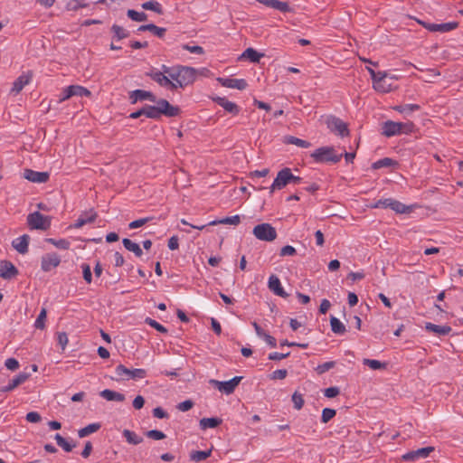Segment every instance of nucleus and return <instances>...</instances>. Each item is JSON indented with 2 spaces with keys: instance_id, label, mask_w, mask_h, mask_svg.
Listing matches in <instances>:
<instances>
[{
  "instance_id": "13d9d810",
  "label": "nucleus",
  "mask_w": 463,
  "mask_h": 463,
  "mask_svg": "<svg viewBox=\"0 0 463 463\" xmlns=\"http://www.w3.org/2000/svg\"><path fill=\"white\" fill-rule=\"evenodd\" d=\"M292 402L294 403V407L297 410H300L304 405V399H303L302 395L298 392H295L292 395Z\"/></svg>"
},
{
  "instance_id": "338daca9",
  "label": "nucleus",
  "mask_w": 463,
  "mask_h": 463,
  "mask_svg": "<svg viewBox=\"0 0 463 463\" xmlns=\"http://www.w3.org/2000/svg\"><path fill=\"white\" fill-rule=\"evenodd\" d=\"M296 254V249L290 245H286L280 250V256H293Z\"/></svg>"
},
{
  "instance_id": "3c124183",
  "label": "nucleus",
  "mask_w": 463,
  "mask_h": 463,
  "mask_svg": "<svg viewBox=\"0 0 463 463\" xmlns=\"http://www.w3.org/2000/svg\"><path fill=\"white\" fill-rule=\"evenodd\" d=\"M335 416V411L334 409L325 408L322 411L321 420L324 423L328 422Z\"/></svg>"
},
{
  "instance_id": "20e7f679",
  "label": "nucleus",
  "mask_w": 463,
  "mask_h": 463,
  "mask_svg": "<svg viewBox=\"0 0 463 463\" xmlns=\"http://www.w3.org/2000/svg\"><path fill=\"white\" fill-rule=\"evenodd\" d=\"M413 128L412 122L403 123L388 120L383 125V134L388 137L400 134H409L412 132Z\"/></svg>"
},
{
  "instance_id": "c85d7f7f",
  "label": "nucleus",
  "mask_w": 463,
  "mask_h": 463,
  "mask_svg": "<svg viewBox=\"0 0 463 463\" xmlns=\"http://www.w3.org/2000/svg\"><path fill=\"white\" fill-rule=\"evenodd\" d=\"M241 222L240 215H233L230 217H225L221 220H214L209 222V226H214L217 224H230V225H238Z\"/></svg>"
},
{
  "instance_id": "ea45409f",
  "label": "nucleus",
  "mask_w": 463,
  "mask_h": 463,
  "mask_svg": "<svg viewBox=\"0 0 463 463\" xmlns=\"http://www.w3.org/2000/svg\"><path fill=\"white\" fill-rule=\"evenodd\" d=\"M70 89L71 90V94L72 96H79V97H83V96H86V97H89L90 96V91L82 87V86H80V85H71V86H69Z\"/></svg>"
},
{
  "instance_id": "79ce46f5",
  "label": "nucleus",
  "mask_w": 463,
  "mask_h": 463,
  "mask_svg": "<svg viewBox=\"0 0 463 463\" xmlns=\"http://www.w3.org/2000/svg\"><path fill=\"white\" fill-rule=\"evenodd\" d=\"M54 439H55L57 444L67 452L71 451L72 449L75 447V444H71L60 434H56Z\"/></svg>"
},
{
  "instance_id": "6e6d98bb",
  "label": "nucleus",
  "mask_w": 463,
  "mask_h": 463,
  "mask_svg": "<svg viewBox=\"0 0 463 463\" xmlns=\"http://www.w3.org/2000/svg\"><path fill=\"white\" fill-rule=\"evenodd\" d=\"M335 363L333 361L326 362L322 364H319L316 368V371L317 372V373L322 374V373L329 371L330 369H332L335 366Z\"/></svg>"
},
{
  "instance_id": "f3484780",
  "label": "nucleus",
  "mask_w": 463,
  "mask_h": 463,
  "mask_svg": "<svg viewBox=\"0 0 463 463\" xmlns=\"http://www.w3.org/2000/svg\"><path fill=\"white\" fill-rule=\"evenodd\" d=\"M49 174L47 172H37L32 169H25L24 177L33 183L43 184L49 180Z\"/></svg>"
},
{
  "instance_id": "f257e3e1",
  "label": "nucleus",
  "mask_w": 463,
  "mask_h": 463,
  "mask_svg": "<svg viewBox=\"0 0 463 463\" xmlns=\"http://www.w3.org/2000/svg\"><path fill=\"white\" fill-rule=\"evenodd\" d=\"M368 71L373 80V89L382 93H387L396 88L394 81L398 80L396 75H389L385 71H374L372 69H368Z\"/></svg>"
},
{
  "instance_id": "6e6552de",
  "label": "nucleus",
  "mask_w": 463,
  "mask_h": 463,
  "mask_svg": "<svg viewBox=\"0 0 463 463\" xmlns=\"http://www.w3.org/2000/svg\"><path fill=\"white\" fill-rule=\"evenodd\" d=\"M27 222L32 229L47 230L51 225V219L39 212H34L28 215Z\"/></svg>"
},
{
  "instance_id": "9b49d317",
  "label": "nucleus",
  "mask_w": 463,
  "mask_h": 463,
  "mask_svg": "<svg viewBox=\"0 0 463 463\" xmlns=\"http://www.w3.org/2000/svg\"><path fill=\"white\" fill-rule=\"evenodd\" d=\"M418 23L421 24L424 28L429 30L430 32H439V33H448L453 31L458 28V22H449L443 24H432L426 23L420 20H418Z\"/></svg>"
},
{
  "instance_id": "cd10ccee",
  "label": "nucleus",
  "mask_w": 463,
  "mask_h": 463,
  "mask_svg": "<svg viewBox=\"0 0 463 463\" xmlns=\"http://www.w3.org/2000/svg\"><path fill=\"white\" fill-rule=\"evenodd\" d=\"M95 219H96L95 213L90 212L89 213H85L84 215H81L77 219V221L72 225V227L75 229H80V228L83 227L85 224L94 222Z\"/></svg>"
},
{
  "instance_id": "a878e982",
  "label": "nucleus",
  "mask_w": 463,
  "mask_h": 463,
  "mask_svg": "<svg viewBox=\"0 0 463 463\" xmlns=\"http://www.w3.org/2000/svg\"><path fill=\"white\" fill-rule=\"evenodd\" d=\"M414 205H406L393 198H392L390 209L395 212L396 213H410L413 211Z\"/></svg>"
},
{
  "instance_id": "c756f323",
  "label": "nucleus",
  "mask_w": 463,
  "mask_h": 463,
  "mask_svg": "<svg viewBox=\"0 0 463 463\" xmlns=\"http://www.w3.org/2000/svg\"><path fill=\"white\" fill-rule=\"evenodd\" d=\"M222 420L219 418H203L200 420V428L202 430L214 429L222 423Z\"/></svg>"
},
{
  "instance_id": "052dcab7",
  "label": "nucleus",
  "mask_w": 463,
  "mask_h": 463,
  "mask_svg": "<svg viewBox=\"0 0 463 463\" xmlns=\"http://www.w3.org/2000/svg\"><path fill=\"white\" fill-rule=\"evenodd\" d=\"M288 375V372L285 369H279L274 371L271 375L270 379L272 380H282L285 379Z\"/></svg>"
},
{
  "instance_id": "2f4dec72",
  "label": "nucleus",
  "mask_w": 463,
  "mask_h": 463,
  "mask_svg": "<svg viewBox=\"0 0 463 463\" xmlns=\"http://www.w3.org/2000/svg\"><path fill=\"white\" fill-rule=\"evenodd\" d=\"M122 243L128 250L133 252L137 257L142 256L143 251L137 243L129 239H123Z\"/></svg>"
},
{
  "instance_id": "bf43d9fd",
  "label": "nucleus",
  "mask_w": 463,
  "mask_h": 463,
  "mask_svg": "<svg viewBox=\"0 0 463 463\" xmlns=\"http://www.w3.org/2000/svg\"><path fill=\"white\" fill-rule=\"evenodd\" d=\"M57 341L58 344L61 345V350H64L69 342L67 334L65 332H59L57 334Z\"/></svg>"
},
{
  "instance_id": "6ab92c4d",
  "label": "nucleus",
  "mask_w": 463,
  "mask_h": 463,
  "mask_svg": "<svg viewBox=\"0 0 463 463\" xmlns=\"http://www.w3.org/2000/svg\"><path fill=\"white\" fill-rule=\"evenodd\" d=\"M268 288L275 295L281 298H287L288 294L285 292L279 279L276 275H270L268 281Z\"/></svg>"
},
{
  "instance_id": "603ef678",
  "label": "nucleus",
  "mask_w": 463,
  "mask_h": 463,
  "mask_svg": "<svg viewBox=\"0 0 463 463\" xmlns=\"http://www.w3.org/2000/svg\"><path fill=\"white\" fill-rule=\"evenodd\" d=\"M82 273H83V279L84 280L90 284L92 281V275H91V269L90 266L87 263L81 264Z\"/></svg>"
},
{
  "instance_id": "b1692460",
  "label": "nucleus",
  "mask_w": 463,
  "mask_h": 463,
  "mask_svg": "<svg viewBox=\"0 0 463 463\" xmlns=\"http://www.w3.org/2000/svg\"><path fill=\"white\" fill-rule=\"evenodd\" d=\"M29 240L30 237L27 234H24L14 239L12 245L19 253L24 254L28 251Z\"/></svg>"
},
{
  "instance_id": "de8ad7c7",
  "label": "nucleus",
  "mask_w": 463,
  "mask_h": 463,
  "mask_svg": "<svg viewBox=\"0 0 463 463\" xmlns=\"http://www.w3.org/2000/svg\"><path fill=\"white\" fill-rule=\"evenodd\" d=\"M128 16L136 22H143L146 20V14L142 12H137L135 10H128Z\"/></svg>"
},
{
  "instance_id": "69168bd1",
  "label": "nucleus",
  "mask_w": 463,
  "mask_h": 463,
  "mask_svg": "<svg viewBox=\"0 0 463 463\" xmlns=\"http://www.w3.org/2000/svg\"><path fill=\"white\" fill-rule=\"evenodd\" d=\"M194 406V402L191 400H186L184 402H180L177 405V409L181 411H187L191 410Z\"/></svg>"
},
{
  "instance_id": "e433bc0d",
  "label": "nucleus",
  "mask_w": 463,
  "mask_h": 463,
  "mask_svg": "<svg viewBox=\"0 0 463 463\" xmlns=\"http://www.w3.org/2000/svg\"><path fill=\"white\" fill-rule=\"evenodd\" d=\"M138 31H149L152 33H154L155 35H156L158 37H162L165 34V29L162 28V27H158L155 24H146V25H141L138 28Z\"/></svg>"
},
{
  "instance_id": "5fc2aeb1",
  "label": "nucleus",
  "mask_w": 463,
  "mask_h": 463,
  "mask_svg": "<svg viewBox=\"0 0 463 463\" xmlns=\"http://www.w3.org/2000/svg\"><path fill=\"white\" fill-rule=\"evenodd\" d=\"M146 323L147 325H149L151 327H153L156 330H157L158 332H161V333H166L167 332L166 328L163 325L159 324L157 321H156V320H154L152 318H146Z\"/></svg>"
},
{
  "instance_id": "8fccbe9b",
  "label": "nucleus",
  "mask_w": 463,
  "mask_h": 463,
  "mask_svg": "<svg viewBox=\"0 0 463 463\" xmlns=\"http://www.w3.org/2000/svg\"><path fill=\"white\" fill-rule=\"evenodd\" d=\"M393 165H396V162H394L392 159H391L389 157H385V158L376 161L373 164V167L377 169V168H381V167H389Z\"/></svg>"
},
{
  "instance_id": "1a4fd4ad",
  "label": "nucleus",
  "mask_w": 463,
  "mask_h": 463,
  "mask_svg": "<svg viewBox=\"0 0 463 463\" xmlns=\"http://www.w3.org/2000/svg\"><path fill=\"white\" fill-rule=\"evenodd\" d=\"M116 374L121 379H143L146 376L144 369H128L123 364H118L115 369Z\"/></svg>"
},
{
  "instance_id": "a211bd4d",
  "label": "nucleus",
  "mask_w": 463,
  "mask_h": 463,
  "mask_svg": "<svg viewBox=\"0 0 463 463\" xmlns=\"http://www.w3.org/2000/svg\"><path fill=\"white\" fill-rule=\"evenodd\" d=\"M149 77L157 82L162 87H170L171 89H176L177 85L174 83L168 76L165 75V73L160 71H152L148 73Z\"/></svg>"
},
{
  "instance_id": "f03ea898",
  "label": "nucleus",
  "mask_w": 463,
  "mask_h": 463,
  "mask_svg": "<svg viewBox=\"0 0 463 463\" xmlns=\"http://www.w3.org/2000/svg\"><path fill=\"white\" fill-rule=\"evenodd\" d=\"M300 182L301 178L299 176L294 175L290 168L285 167L278 173L269 187V193L273 194L275 191L283 189L288 184H298Z\"/></svg>"
},
{
  "instance_id": "2eb2a0df",
  "label": "nucleus",
  "mask_w": 463,
  "mask_h": 463,
  "mask_svg": "<svg viewBox=\"0 0 463 463\" xmlns=\"http://www.w3.org/2000/svg\"><path fill=\"white\" fill-rule=\"evenodd\" d=\"M217 81L225 88L235 89L239 90H245L248 87V83L244 79L235 78H217Z\"/></svg>"
},
{
  "instance_id": "5701e85b",
  "label": "nucleus",
  "mask_w": 463,
  "mask_h": 463,
  "mask_svg": "<svg viewBox=\"0 0 463 463\" xmlns=\"http://www.w3.org/2000/svg\"><path fill=\"white\" fill-rule=\"evenodd\" d=\"M30 377V374L27 373H20L16 376H14L8 385L3 388V392H11L14 390L17 386L24 383Z\"/></svg>"
},
{
  "instance_id": "f8f14e48",
  "label": "nucleus",
  "mask_w": 463,
  "mask_h": 463,
  "mask_svg": "<svg viewBox=\"0 0 463 463\" xmlns=\"http://www.w3.org/2000/svg\"><path fill=\"white\" fill-rule=\"evenodd\" d=\"M435 450V448L432 446L418 449L416 450L409 451L402 455V459L404 461H411L415 462L418 461L420 458H428L430 453H432Z\"/></svg>"
},
{
  "instance_id": "09e8293b",
  "label": "nucleus",
  "mask_w": 463,
  "mask_h": 463,
  "mask_svg": "<svg viewBox=\"0 0 463 463\" xmlns=\"http://www.w3.org/2000/svg\"><path fill=\"white\" fill-rule=\"evenodd\" d=\"M46 315H47L46 309L43 308L34 323V326L36 328H39V329L44 328V326H45L44 322L46 319Z\"/></svg>"
},
{
  "instance_id": "9d476101",
  "label": "nucleus",
  "mask_w": 463,
  "mask_h": 463,
  "mask_svg": "<svg viewBox=\"0 0 463 463\" xmlns=\"http://www.w3.org/2000/svg\"><path fill=\"white\" fill-rule=\"evenodd\" d=\"M242 377L235 376L232 379L225 382H220L217 380H211V383L217 387V389L225 394H231L234 392L235 388L241 383Z\"/></svg>"
},
{
  "instance_id": "39448f33",
  "label": "nucleus",
  "mask_w": 463,
  "mask_h": 463,
  "mask_svg": "<svg viewBox=\"0 0 463 463\" xmlns=\"http://www.w3.org/2000/svg\"><path fill=\"white\" fill-rule=\"evenodd\" d=\"M327 128L335 135L344 137L349 135L347 124L335 116H326L324 120Z\"/></svg>"
},
{
  "instance_id": "864d4df0",
  "label": "nucleus",
  "mask_w": 463,
  "mask_h": 463,
  "mask_svg": "<svg viewBox=\"0 0 463 463\" xmlns=\"http://www.w3.org/2000/svg\"><path fill=\"white\" fill-rule=\"evenodd\" d=\"M146 437L155 440H160L165 438V434L161 430H152L146 433Z\"/></svg>"
},
{
  "instance_id": "412c9836",
  "label": "nucleus",
  "mask_w": 463,
  "mask_h": 463,
  "mask_svg": "<svg viewBox=\"0 0 463 463\" xmlns=\"http://www.w3.org/2000/svg\"><path fill=\"white\" fill-rule=\"evenodd\" d=\"M129 99L133 104L141 100H150L153 102L156 101V97L152 92L143 90H133L130 92Z\"/></svg>"
},
{
  "instance_id": "393cba45",
  "label": "nucleus",
  "mask_w": 463,
  "mask_h": 463,
  "mask_svg": "<svg viewBox=\"0 0 463 463\" xmlns=\"http://www.w3.org/2000/svg\"><path fill=\"white\" fill-rule=\"evenodd\" d=\"M425 329L433 333L436 335H447L451 332V327L447 325H435L432 323H426Z\"/></svg>"
},
{
  "instance_id": "4c0bfd02",
  "label": "nucleus",
  "mask_w": 463,
  "mask_h": 463,
  "mask_svg": "<svg viewBox=\"0 0 463 463\" xmlns=\"http://www.w3.org/2000/svg\"><path fill=\"white\" fill-rule=\"evenodd\" d=\"M286 143L292 144L302 148H308L311 146V144L308 141L293 136L286 137Z\"/></svg>"
},
{
  "instance_id": "a19ab883",
  "label": "nucleus",
  "mask_w": 463,
  "mask_h": 463,
  "mask_svg": "<svg viewBox=\"0 0 463 463\" xmlns=\"http://www.w3.org/2000/svg\"><path fill=\"white\" fill-rule=\"evenodd\" d=\"M143 113H144V116H146V118H149L156 119V118H160V115L158 113V110H157L156 105L155 106L146 105L145 107H143Z\"/></svg>"
},
{
  "instance_id": "a18cd8bd",
  "label": "nucleus",
  "mask_w": 463,
  "mask_h": 463,
  "mask_svg": "<svg viewBox=\"0 0 463 463\" xmlns=\"http://www.w3.org/2000/svg\"><path fill=\"white\" fill-rule=\"evenodd\" d=\"M142 8L145 10H151L157 14H162V5L156 1H147L142 4Z\"/></svg>"
},
{
  "instance_id": "f704fd0d",
  "label": "nucleus",
  "mask_w": 463,
  "mask_h": 463,
  "mask_svg": "<svg viewBox=\"0 0 463 463\" xmlns=\"http://www.w3.org/2000/svg\"><path fill=\"white\" fill-rule=\"evenodd\" d=\"M420 109V106L417 104H404V105L395 106L393 108L394 110H396L402 114H405V115H410L411 113L417 111Z\"/></svg>"
},
{
  "instance_id": "c9c22d12",
  "label": "nucleus",
  "mask_w": 463,
  "mask_h": 463,
  "mask_svg": "<svg viewBox=\"0 0 463 463\" xmlns=\"http://www.w3.org/2000/svg\"><path fill=\"white\" fill-rule=\"evenodd\" d=\"M331 329L335 334L343 335L345 332V325L335 317L330 318Z\"/></svg>"
},
{
  "instance_id": "dca6fc26",
  "label": "nucleus",
  "mask_w": 463,
  "mask_h": 463,
  "mask_svg": "<svg viewBox=\"0 0 463 463\" xmlns=\"http://www.w3.org/2000/svg\"><path fill=\"white\" fill-rule=\"evenodd\" d=\"M33 80V72L26 71L21 74L13 83V87L11 89L12 94H18L21 90L28 85Z\"/></svg>"
},
{
  "instance_id": "4d7b16f0",
  "label": "nucleus",
  "mask_w": 463,
  "mask_h": 463,
  "mask_svg": "<svg viewBox=\"0 0 463 463\" xmlns=\"http://www.w3.org/2000/svg\"><path fill=\"white\" fill-rule=\"evenodd\" d=\"M391 202H392V198L380 199L377 202H375L372 205V207L373 208H382V209L389 208L390 209Z\"/></svg>"
},
{
  "instance_id": "c03bdc74",
  "label": "nucleus",
  "mask_w": 463,
  "mask_h": 463,
  "mask_svg": "<svg viewBox=\"0 0 463 463\" xmlns=\"http://www.w3.org/2000/svg\"><path fill=\"white\" fill-rule=\"evenodd\" d=\"M363 364L369 366L372 370H381L386 368V364L384 363L373 359L365 358L364 359Z\"/></svg>"
},
{
  "instance_id": "49530a36",
  "label": "nucleus",
  "mask_w": 463,
  "mask_h": 463,
  "mask_svg": "<svg viewBox=\"0 0 463 463\" xmlns=\"http://www.w3.org/2000/svg\"><path fill=\"white\" fill-rule=\"evenodd\" d=\"M211 455V450L207 451H192L190 454V458L194 461H203L205 460L207 458H209Z\"/></svg>"
},
{
  "instance_id": "bb28decb",
  "label": "nucleus",
  "mask_w": 463,
  "mask_h": 463,
  "mask_svg": "<svg viewBox=\"0 0 463 463\" xmlns=\"http://www.w3.org/2000/svg\"><path fill=\"white\" fill-rule=\"evenodd\" d=\"M99 395L107 401H115V402L125 401L124 394L115 392V391H112V390H109V389H105V390L101 391Z\"/></svg>"
},
{
  "instance_id": "e2e57ef3",
  "label": "nucleus",
  "mask_w": 463,
  "mask_h": 463,
  "mask_svg": "<svg viewBox=\"0 0 463 463\" xmlns=\"http://www.w3.org/2000/svg\"><path fill=\"white\" fill-rule=\"evenodd\" d=\"M183 48L188 52H190L191 53H195V54H203L204 53V51L203 49V47L199 46V45H188V44H185L183 46Z\"/></svg>"
},
{
  "instance_id": "473e14b6",
  "label": "nucleus",
  "mask_w": 463,
  "mask_h": 463,
  "mask_svg": "<svg viewBox=\"0 0 463 463\" xmlns=\"http://www.w3.org/2000/svg\"><path fill=\"white\" fill-rule=\"evenodd\" d=\"M100 427H101L100 423H98V422L89 424L88 426L79 430L78 435L80 438H85V437L98 431L100 429Z\"/></svg>"
},
{
  "instance_id": "423d86ee",
  "label": "nucleus",
  "mask_w": 463,
  "mask_h": 463,
  "mask_svg": "<svg viewBox=\"0 0 463 463\" xmlns=\"http://www.w3.org/2000/svg\"><path fill=\"white\" fill-rule=\"evenodd\" d=\"M253 235L260 241H273L277 238L276 229L269 223L258 224L253 228Z\"/></svg>"
},
{
  "instance_id": "ddd939ff",
  "label": "nucleus",
  "mask_w": 463,
  "mask_h": 463,
  "mask_svg": "<svg viewBox=\"0 0 463 463\" xmlns=\"http://www.w3.org/2000/svg\"><path fill=\"white\" fill-rule=\"evenodd\" d=\"M156 107L158 110L160 117L162 115L166 117H175L180 113V109L178 107L171 105L166 99H161L159 100H156Z\"/></svg>"
},
{
  "instance_id": "4468645a",
  "label": "nucleus",
  "mask_w": 463,
  "mask_h": 463,
  "mask_svg": "<svg viewBox=\"0 0 463 463\" xmlns=\"http://www.w3.org/2000/svg\"><path fill=\"white\" fill-rule=\"evenodd\" d=\"M61 263V258L57 253H47L42 257L41 268L43 271L48 272L58 267Z\"/></svg>"
},
{
  "instance_id": "7ed1b4c3",
  "label": "nucleus",
  "mask_w": 463,
  "mask_h": 463,
  "mask_svg": "<svg viewBox=\"0 0 463 463\" xmlns=\"http://www.w3.org/2000/svg\"><path fill=\"white\" fill-rule=\"evenodd\" d=\"M343 154H337L333 146H322L316 149L311 157L317 163H338Z\"/></svg>"
},
{
  "instance_id": "72a5a7b5",
  "label": "nucleus",
  "mask_w": 463,
  "mask_h": 463,
  "mask_svg": "<svg viewBox=\"0 0 463 463\" xmlns=\"http://www.w3.org/2000/svg\"><path fill=\"white\" fill-rule=\"evenodd\" d=\"M123 436L129 444L137 445L143 441L140 436L129 430H124Z\"/></svg>"
},
{
  "instance_id": "774afa93",
  "label": "nucleus",
  "mask_w": 463,
  "mask_h": 463,
  "mask_svg": "<svg viewBox=\"0 0 463 463\" xmlns=\"http://www.w3.org/2000/svg\"><path fill=\"white\" fill-rule=\"evenodd\" d=\"M269 172V170L268 168H264L262 170H255L250 173V178L254 180L255 178L265 177L268 175Z\"/></svg>"
},
{
  "instance_id": "4be33fe9",
  "label": "nucleus",
  "mask_w": 463,
  "mask_h": 463,
  "mask_svg": "<svg viewBox=\"0 0 463 463\" xmlns=\"http://www.w3.org/2000/svg\"><path fill=\"white\" fill-rule=\"evenodd\" d=\"M213 100L229 113L237 115L240 112L238 105L232 101H230L225 97H216L213 99Z\"/></svg>"
},
{
  "instance_id": "58836bf2",
  "label": "nucleus",
  "mask_w": 463,
  "mask_h": 463,
  "mask_svg": "<svg viewBox=\"0 0 463 463\" xmlns=\"http://www.w3.org/2000/svg\"><path fill=\"white\" fill-rule=\"evenodd\" d=\"M262 56L263 54L258 52L252 48L246 49L242 53L243 58L249 59L250 61L253 62H258Z\"/></svg>"
},
{
  "instance_id": "37998d69",
  "label": "nucleus",
  "mask_w": 463,
  "mask_h": 463,
  "mask_svg": "<svg viewBox=\"0 0 463 463\" xmlns=\"http://www.w3.org/2000/svg\"><path fill=\"white\" fill-rule=\"evenodd\" d=\"M46 241L52 244L56 248L61 249V250H68L71 246L70 241L65 239L55 240L52 238H49L46 240Z\"/></svg>"
},
{
  "instance_id": "680f3d73",
  "label": "nucleus",
  "mask_w": 463,
  "mask_h": 463,
  "mask_svg": "<svg viewBox=\"0 0 463 463\" xmlns=\"http://www.w3.org/2000/svg\"><path fill=\"white\" fill-rule=\"evenodd\" d=\"M26 420L32 423H37L40 422L42 420V417L40 413L37 411H30L26 414Z\"/></svg>"
},
{
  "instance_id": "0eeeda50",
  "label": "nucleus",
  "mask_w": 463,
  "mask_h": 463,
  "mask_svg": "<svg viewBox=\"0 0 463 463\" xmlns=\"http://www.w3.org/2000/svg\"><path fill=\"white\" fill-rule=\"evenodd\" d=\"M177 88L192 84L196 79V70L188 66H178Z\"/></svg>"
},
{
  "instance_id": "aec40b11",
  "label": "nucleus",
  "mask_w": 463,
  "mask_h": 463,
  "mask_svg": "<svg viewBox=\"0 0 463 463\" xmlns=\"http://www.w3.org/2000/svg\"><path fill=\"white\" fill-rule=\"evenodd\" d=\"M18 273L17 269L10 261L0 262V277L5 279H11Z\"/></svg>"
},
{
  "instance_id": "0e129e2a",
  "label": "nucleus",
  "mask_w": 463,
  "mask_h": 463,
  "mask_svg": "<svg viewBox=\"0 0 463 463\" xmlns=\"http://www.w3.org/2000/svg\"><path fill=\"white\" fill-rule=\"evenodd\" d=\"M5 365L8 370L15 371L19 368V362L15 358H8L5 360Z\"/></svg>"
},
{
  "instance_id": "7c9ffc66",
  "label": "nucleus",
  "mask_w": 463,
  "mask_h": 463,
  "mask_svg": "<svg viewBox=\"0 0 463 463\" xmlns=\"http://www.w3.org/2000/svg\"><path fill=\"white\" fill-rule=\"evenodd\" d=\"M111 32L113 33V39L120 41L129 36V32L122 26L113 24L111 26Z\"/></svg>"
}]
</instances>
